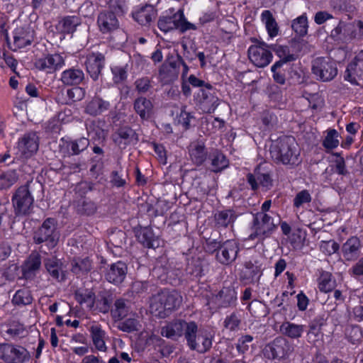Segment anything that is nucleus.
<instances>
[{
	"instance_id": "f3484780",
	"label": "nucleus",
	"mask_w": 363,
	"mask_h": 363,
	"mask_svg": "<svg viewBox=\"0 0 363 363\" xmlns=\"http://www.w3.org/2000/svg\"><path fill=\"white\" fill-rule=\"evenodd\" d=\"M239 250L238 243L235 240H228L218 249L216 258L220 264L228 265L235 260Z\"/></svg>"
},
{
	"instance_id": "4c0bfd02",
	"label": "nucleus",
	"mask_w": 363,
	"mask_h": 363,
	"mask_svg": "<svg viewBox=\"0 0 363 363\" xmlns=\"http://www.w3.org/2000/svg\"><path fill=\"white\" fill-rule=\"evenodd\" d=\"M91 269L92 262L89 257H77L71 261V271L78 277L89 273Z\"/></svg>"
},
{
	"instance_id": "603ef678",
	"label": "nucleus",
	"mask_w": 363,
	"mask_h": 363,
	"mask_svg": "<svg viewBox=\"0 0 363 363\" xmlns=\"http://www.w3.org/2000/svg\"><path fill=\"white\" fill-rule=\"evenodd\" d=\"M128 312V307L124 299H117L114 303V308L111 310V315L113 318L122 319L126 316Z\"/></svg>"
},
{
	"instance_id": "3c124183",
	"label": "nucleus",
	"mask_w": 363,
	"mask_h": 363,
	"mask_svg": "<svg viewBox=\"0 0 363 363\" xmlns=\"http://www.w3.org/2000/svg\"><path fill=\"white\" fill-rule=\"evenodd\" d=\"M335 287V280L332 279V274L323 272L318 278V288L322 292L331 291Z\"/></svg>"
},
{
	"instance_id": "79ce46f5",
	"label": "nucleus",
	"mask_w": 363,
	"mask_h": 363,
	"mask_svg": "<svg viewBox=\"0 0 363 363\" xmlns=\"http://www.w3.org/2000/svg\"><path fill=\"white\" fill-rule=\"evenodd\" d=\"M236 292L231 288H223L216 296V301L220 307L226 308L234 303Z\"/></svg>"
},
{
	"instance_id": "39448f33",
	"label": "nucleus",
	"mask_w": 363,
	"mask_h": 363,
	"mask_svg": "<svg viewBox=\"0 0 363 363\" xmlns=\"http://www.w3.org/2000/svg\"><path fill=\"white\" fill-rule=\"evenodd\" d=\"M157 26L160 30L167 33L173 30H178L184 33L189 30H196L197 26L189 22L182 9L177 11L172 16H161L157 21Z\"/></svg>"
},
{
	"instance_id": "7ed1b4c3",
	"label": "nucleus",
	"mask_w": 363,
	"mask_h": 363,
	"mask_svg": "<svg viewBox=\"0 0 363 363\" xmlns=\"http://www.w3.org/2000/svg\"><path fill=\"white\" fill-rule=\"evenodd\" d=\"M277 228L274 218L269 213L257 212L253 214V219L251 225L252 233L249 235V240L257 239L262 242L271 236Z\"/></svg>"
},
{
	"instance_id": "69168bd1",
	"label": "nucleus",
	"mask_w": 363,
	"mask_h": 363,
	"mask_svg": "<svg viewBox=\"0 0 363 363\" xmlns=\"http://www.w3.org/2000/svg\"><path fill=\"white\" fill-rule=\"evenodd\" d=\"M113 82L116 84L123 82L127 78V71L124 67L115 66L111 68Z\"/></svg>"
},
{
	"instance_id": "e433bc0d",
	"label": "nucleus",
	"mask_w": 363,
	"mask_h": 363,
	"mask_svg": "<svg viewBox=\"0 0 363 363\" xmlns=\"http://www.w3.org/2000/svg\"><path fill=\"white\" fill-rule=\"evenodd\" d=\"M133 108L141 119L147 120L150 118L153 105L150 99L140 96L135 100Z\"/></svg>"
},
{
	"instance_id": "9d476101",
	"label": "nucleus",
	"mask_w": 363,
	"mask_h": 363,
	"mask_svg": "<svg viewBox=\"0 0 363 363\" xmlns=\"http://www.w3.org/2000/svg\"><path fill=\"white\" fill-rule=\"evenodd\" d=\"M312 72L318 80L330 82L337 74L336 62L329 57H318L313 61Z\"/></svg>"
},
{
	"instance_id": "c9c22d12",
	"label": "nucleus",
	"mask_w": 363,
	"mask_h": 363,
	"mask_svg": "<svg viewBox=\"0 0 363 363\" xmlns=\"http://www.w3.org/2000/svg\"><path fill=\"white\" fill-rule=\"evenodd\" d=\"M237 219V214L232 209L218 211L214 214L215 225L217 228H227L233 225Z\"/></svg>"
},
{
	"instance_id": "72a5a7b5",
	"label": "nucleus",
	"mask_w": 363,
	"mask_h": 363,
	"mask_svg": "<svg viewBox=\"0 0 363 363\" xmlns=\"http://www.w3.org/2000/svg\"><path fill=\"white\" fill-rule=\"evenodd\" d=\"M84 79V73L79 68L71 67L62 72L60 80L65 85L79 84Z\"/></svg>"
},
{
	"instance_id": "338daca9",
	"label": "nucleus",
	"mask_w": 363,
	"mask_h": 363,
	"mask_svg": "<svg viewBox=\"0 0 363 363\" xmlns=\"http://www.w3.org/2000/svg\"><path fill=\"white\" fill-rule=\"evenodd\" d=\"M253 340V337L250 335H245L240 337L236 345V348L240 353H245L249 349V343Z\"/></svg>"
},
{
	"instance_id": "412c9836",
	"label": "nucleus",
	"mask_w": 363,
	"mask_h": 363,
	"mask_svg": "<svg viewBox=\"0 0 363 363\" xmlns=\"http://www.w3.org/2000/svg\"><path fill=\"white\" fill-rule=\"evenodd\" d=\"M247 181L254 191L257 190L259 186L269 189L273 184L270 174L262 171L260 167H257L253 173H249L247 175Z\"/></svg>"
},
{
	"instance_id": "0eeeda50",
	"label": "nucleus",
	"mask_w": 363,
	"mask_h": 363,
	"mask_svg": "<svg viewBox=\"0 0 363 363\" xmlns=\"http://www.w3.org/2000/svg\"><path fill=\"white\" fill-rule=\"evenodd\" d=\"M11 201L16 216H26L32 212L34 199L29 189L28 182L15 191Z\"/></svg>"
},
{
	"instance_id": "a18cd8bd",
	"label": "nucleus",
	"mask_w": 363,
	"mask_h": 363,
	"mask_svg": "<svg viewBox=\"0 0 363 363\" xmlns=\"http://www.w3.org/2000/svg\"><path fill=\"white\" fill-rule=\"evenodd\" d=\"M261 17L269 37H276L279 33V26L271 11L269 10L264 11L262 13Z\"/></svg>"
},
{
	"instance_id": "f257e3e1",
	"label": "nucleus",
	"mask_w": 363,
	"mask_h": 363,
	"mask_svg": "<svg viewBox=\"0 0 363 363\" xmlns=\"http://www.w3.org/2000/svg\"><path fill=\"white\" fill-rule=\"evenodd\" d=\"M270 155L277 163L295 165L299 162V149L295 138L292 136L279 138L271 145Z\"/></svg>"
},
{
	"instance_id": "864d4df0",
	"label": "nucleus",
	"mask_w": 363,
	"mask_h": 363,
	"mask_svg": "<svg viewBox=\"0 0 363 363\" xmlns=\"http://www.w3.org/2000/svg\"><path fill=\"white\" fill-rule=\"evenodd\" d=\"M345 335L352 344L359 342L363 337L362 328L359 325H348L345 330Z\"/></svg>"
},
{
	"instance_id": "5701e85b",
	"label": "nucleus",
	"mask_w": 363,
	"mask_h": 363,
	"mask_svg": "<svg viewBox=\"0 0 363 363\" xmlns=\"http://www.w3.org/2000/svg\"><path fill=\"white\" fill-rule=\"evenodd\" d=\"M35 38V30L30 26L18 27L13 32V44L16 48H24L30 45Z\"/></svg>"
},
{
	"instance_id": "c756f323",
	"label": "nucleus",
	"mask_w": 363,
	"mask_h": 363,
	"mask_svg": "<svg viewBox=\"0 0 363 363\" xmlns=\"http://www.w3.org/2000/svg\"><path fill=\"white\" fill-rule=\"evenodd\" d=\"M138 241L147 248H157L160 245V240L155 236L150 227L140 228L136 233Z\"/></svg>"
},
{
	"instance_id": "2f4dec72",
	"label": "nucleus",
	"mask_w": 363,
	"mask_h": 363,
	"mask_svg": "<svg viewBox=\"0 0 363 363\" xmlns=\"http://www.w3.org/2000/svg\"><path fill=\"white\" fill-rule=\"evenodd\" d=\"M325 323V318L323 315H318L313 319L308 325L309 330L307 333L308 342L315 345L321 335V328Z\"/></svg>"
},
{
	"instance_id": "49530a36",
	"label": "nucleus",
	"mask_w": 363,
	"mask_h": 363,
	"mask_svg": "<svg viewBox=\"0 0 363 363\" xmlns=\"http://www.w3.org/2000/svg\"><path fill=\"white\" fill-rule=\"evenodd\" d=\"M81 21L78 16H68L64 17L58 23V28L61 32L65 33H73L76 28L80 25Z\"/></svg>"
},
{
	"instance_id": "6ab92c4d",
	"label": "nucleus",
	"mask_w": 363,
	"mask_h": 363,
	"mask_svg": "<svg viewBox=\"0 0 363 363\" xmlns=\"http://www.w3.org/2000/svg\"><path fill=\"white\" fill-rule=\"evenodd\" d=\"M65 64L64 58L59 54L48 55L35 62L36 69L47 73H52Z\"/></svg>"
},
{
	"instance_id": "9b49d317",
	"label": "nucleus",
	"mask_w": 363,
	"mask_h": 363,
	"mask_svg": "<svg viewBox=\"0 0 363 363\" xmlns=\"http://www.w3.org/2000/svg\"><path fill=\"white\" fill-rule=\"evenodd\" d=\"M97 24L99 30L102 33L108 34L118 32L121 35V43L126 41V35L122 29H120L118 19L113 13L106 12V11L99 13L97 18Z\"/></svg>"
},
{
	"instance_id": "ea45409f",
	"label": "nucleus",
	"mask_w": 363,
	"mask_h": 363,
	"mask_svg": "<svg viewBox=\"0 0 363 363\" xmlns=\"http://www.w3.org/2000/svg\"><path fill=\"white\" fill-rule=\"evenodd\" d=\"M189 155L194 164H202L207 157L204 144L200 142L192 143L189 146Z\"/></svg>"
},
{
	"instance_id": "09e8293b",
	"label": "nucleus",
	"mask_w": 363,
	"mask_h": 363,
	"mask_svg": "<svg viewBox=\"0 0 363 363\" xmlns=\"http://www.w3.org/2000/svg\"><path fill=\"white\" fill-rule=\"evenodd\" d=\"M94 345L97 350L105 351L106 346L104 342L105 332L98 325H93L90 328Z\"/></svg>"
},
{
	"instance_id": "cd10ccee",
	"label": "nucleus",
	"mask_w": 363,
	"mask_h": 363,
	"mask_svg": "<svg viewBox=\"0 0 363 363\" xmlns=\"http://www.w3.org/2000/svg\"><path fill=\"white\" fill-rule=\"evenodd\" d=\"M156 11L151 5H145L132 13L133 19L140 25L149 26L153 19L156 18Z\"/></svg>"
},
{
	"instance_id": "774afa93",
	"label": "nucleus",
	"mask_w": 363,
	"mask_h": 363,
	"mask_svg": "<svg viewBox=\"0 0 363 363\" xmlns=\"http://www.w3.org/2000/svg\"><path fill=\"white\" fill-rule=\"evenodd\" d=\"M24 332L25 330L23 325L18 324H13L11 325L5 331L6 334L8 335L11 338H16L23 336Z\"/></svg>"
},
{
	"instance_id": "4be33fe9",
	"label": "nucleus",
	"mask_w": 363,
	"mask_h": 363,
	"mask_svg": "<svg viewBox=\"0 0 363 363\" xmlns=\"http://www.w3.org/2000/svg\"><path fill=\"white\" fill-rule=\"evenodd\" d=\"M112 139L114 143L120 148L125 149L128 145L138 143V136L135 131L131 128L124 126L118 128L117 131L112 135Z\"/></svg>"
},
{
	"instance_id": "052dcab7",
	"label": "nucleus",
	"mask_w": 363,
	"mask_h": 363,
	"mask_svg": "<svg viewBox=\"0 0 363 363\" xmlns=\"http://www.w3.org/2000/svg\"><path fill=\"white\" fill-rule=\"evenodd\" d=\"M126 10V6L124 1L123 0H111L109 4L108 10L106 12H111L116 17L122 16Z\"/></svg>"
},
{
	"instance_id": "f704fd0d",
	"label": "nucleus",
	"mask_w": 363,
	"mask_h": 363,
	"mask_svg": "<svg viewBox=\"0 0 363 363\" xmlns=\"http://www.w3.org/2000/svg\"><path fill=\"white\" fill-rule=\"evenodd\" d=\"M361 243L357 237H352L345 242L342 247L344 257L347 260L356 259L360 253Z\"/></svg>"
},
{
	"instance_id": "4468645a",
	"label": "nucleus",
	"mask_w": 363,
	"mask_h": 363,
	"mask_svg": "<svg viewBox=\"0 0 363 363\" xmlns=\"http://www.w3.org/2000/svg\"><path fill=\"white\" fill-rule=\"evenodd\" d=\"M194 321L187 322L183 320H176L162 328L161 335L163 337L177 340L179 337L184 336L186 338L187 333Z\"/></svg>"
},
{
	"instance_id": "dca6fc26",
	"label": "nucleus",
	"mask_w": 363,
	"mask_h": 363,
	"mask_svg": "<svg viewBox=\"0 0 363 363\" xmlns=\"http://www.w3.org/2000/svg\"><path fill=\"white\" fill-rule=\"evenodd\" d=\"M244 269L240 272V279L246 283H253L259 280L262 274V263L257 256H252L245 261Z\"/></svg>"
},
{
	"instance_id": "a19ab883",
	"label": "nucleus",
	"mask_w": 363,
	"mask_h": 363,
	"mask_svg": "<svg viewBox=\"0 0 363 363\" xmlns=\"http://www.w3.org/2000/svg\"><path fill=\"white\" fill-rule=\"evenodd\" d=\"M95 294L92 290L85 288H79L74 292L76 301L81 305H84L87 308L91 309L95 301Z\"/></svg>"
},
{
	"instance_id": "e2e57ef3",
	"label": "nucleus",
	"mask_w": 363,
	"mask_h": 363,
	"mask_svg": "<svg viewBox=\"0 0 363 363\" xmlns=\"http://www.w3.org/2000/svg\"><path fill=\"white\" fill-rule=\"evenodd\" d=\"M320 248L323 253L330 255L337 252L340 248V245L335 240H330L328 241H322Z\"/></svg>"
},
{
	"instance_id": "6e6d98bb",
	"label": "nucleus",
	"mask_w": 363,
	"mask_h": 363,
	"mask_svg": "<svg viewBox=\"0 0 363 363\" xmlns=\"http://www.w3.org/2000/svg\"><path fill=\"white\" fill-rule=\"evenodd\" d=\"M294 31L300 36H303L307 33L308 21L305 15H301L294 20L292 25Z\"/></svg>"
},
{
	"instance_id": "1a4fd4ad",
	"label": "nucleus",
	"mask_w": 363,
	"mask_h": 363,
	"mask_svg": "<svg viewBox=\"0 0 363 363\" xmlns=\"http://www.w3.org/2000/svg\"><path fill=\"white\" fill-rule=\"evenodd\" d=\"M29 352L23 346L0 343V359L6 363H26L30 360Z\"/></svg>"
},
{
	"instance_id": "a211bd4d",
	"label": "nucleus",
	"mask_w": 363,
	"mask_h": 363,
	"mask_svg": "<svg viewBox=\"0 0 363 363\" xmlns=\"http://www.w3.org/2000/svg\"><path fill=\"white\" fill-rule=\"evenodd\" d=\"M181 63L183 59L179 55H169L160 69V75L166 82L177 78Z\"/></svg>"
},
{
	"instance_id": "2eb2a0df",
	"label": "nucleus",
	"mask_w": 363,
	"mask_h": 363,
	"mask_svg": "<svg viewBox=\"0 0 363 363\" xmlns=\"http://www.w3.org/2000/svg\"><path fill=\"white\" fill-rule=\"evenodd\" d=\"M248 56L250 61L258 67H266L272 59V55L264 43L251 45L248 49Z\"/></svg>"
},
{
	"instance_id": "c85d7f7f",
	"label": "nucleus",
	"mask_w": 363,
	"mask_h": 363,
	"mask_svg": "<svg viewBox=\"0 0 363 363\" xmlns=\"http://www.w3.org/2000/svg\"><path fill=\"white\" fill-rule=\"evenodd\" d=\"M127 265L121 262H117L110 266L106 274V279L110 283L119 284L123 281L127 274Z\"/></svg>"
},
{
	"instance_id": "bf43d9fd",
	"label": "nucleus",
	"mask_w": 363,
	"mask_h": 363,
	"mask_svg": "<svg viewBox=\"0 0 363 363\" xmlns=\"http://www.w3.org/2000/svg\"><path fill=\"white\" fill-rule=\"evenodd\" d=\"M241 319L238 313L233 312L228 315L223 323V325L226 329L230 331H235L239 329Z\"/></svg>"
},
{
	"instance_id": "393cba45",
	"label": "nucleus",
	"mask_w": 363,
	"mask_h": 363,
	"mask_svg": "<svg viewBox=\"0 0 363 363\" xmlns=\"http://www.w3.org/2000/svg\"><path fill=\"white\" fill-rule=\"evenodd\" d=\"M41 256L37 252H32L24 261L21 268L25 279H32L41 268Z\"/></svg>"
},
{
	"instance_id": "f8f14e48",
	"label": "nucleus",
	"mask_w": 363,
	"mask_h": 363,
	"mask_svg": "<svg viewBox=\"0 0 363 363\" xmlns=\"http://www.w3.org/2000/svg\"><path fill=\"white\" fill-rule=\"evenodd\" d=\"M200 109L205 113L213 112L219 104L215 89L210 84L199 89L196 96Z\"/></svg>"
},
{
	"instance_id": "473e14b6",
	"label": "nucleus",
	"mask_w": 363,
	"mask_h": 363,
	"mask_svg": "<svg viewBox=\"0 0 363 363\" xmlns=\"http://www.w3.org/2000/svg\"><path fill=\"white\" fill-rule=\"evenodd\" d=\"M210 162L209 169L213 172H220L227 168L229 164L228 160L220 150H213L208 156Z\"/></svg>"
},
{
	"instance_id": "de8ad7c7",
	"label": "nucleus",
	"mask_w": 363,
	"mask_h": 363,
	"mask_svg": "<svg viewBox=\"0 0 363 363\" xmlns=\"http://www.w3.org/2000/svg\"><path fill=\"white\" fill-rule=\"evenodd\" d=\"M18 180V174L15 169H9L0 173V189H8Z\"/></svg>"
},
{
	"instance_id": "423d86ee",
	"label": "nucleus",
	"mask_w": 363,
	"mask_h": 363,
	"mask_svg": "<svg viewBox=\"0 0 363 363\" xmlns=\"http://www.w3.org/2000/svg\"><path fill=\"white\" fill-rule=\"evenodd\" d=\"M186 344L191 350L199 353H205L212 346V336L206 330L199 329L198 325L194 321L186 335Z\"/></svg>"
},
{
	"instance_id": "c03bdc74",
	"label": "nucleus",
	"mask_w": 363,
	"mask_h": 363,
	"mask_svg": "<svg viewBox=\"0 0 363 363\" xmlns=\"http://www.w3.org/2000/svg\"><path fill=\"white\" fill-rule=\"evenodd\" d=\"M363 75L361 65L351 62L347 67L344 78L353 85H358V79Z\"/></svg>"
},
{
	"instance_id": "5fc2aeb1",
	"label": "nucleus",
	"mask_w": 363,
	"mask_h": 363,
	"mask_svg": "<svg viewBox=\"0 0 363 363\" xmlns=\"http://www.w3.org/2000/svg\"><path fill=\"white\" fill-rule=\"evenodd\" d=\"M89 145V139L86 138H80L76 140L71 141L68 144V147L71 150L72 155H77L82 151L85 150Z\"/></svg>"
},
{
	"instance_id": "0e129e2a",
	"label": "nucleus",
	"mask_w": 363,
	"mask_h": 363,
	"mask_svg": "<svg viewBox=\"0 0 363 363\" xmlns=\"http://www.w3.org/2000/svg\"><path fill=\"white\" fill-rule=\"evenodd\" d=\"M282 62H275L271 67V70L273 72L274 80L280 84H284L286 81L285 75L282 73L281 69L283 67Z\"/></svg>"
},
{
	"instance_id": "bb28decb",
	"label": "nucleus",
	"mask_w": 363,
	"mask_h": 363,
	"mask_svg": "<svg viewBox=\"0 0 363 363\" xmlns=\"http://www.w3.org/2000/svg\"><path fill=\"white\" fill-rule=\"evenodd\" d=\"M110 107L111 104L108 101L104 99L99 95H96L86 102L84 107V113L91 116H97L107 111Z\"/></svg>"
},
{
	"instance_id": "ddd939ff",
	"label": "nucleus",
	"mask_w": 363,
	"mask_h": 363,
	"mask_svg": "<svg viewBox=\"0 0 363 363\" xmlns=\"http://www.w3.org/2000/svg\"><path fill=\"white\" fill-rule=\"evenodd\" d=\"M356 37L355 25L343 21H339L337 25L330 32V38L338 43H349Z\"/></svg>"
},
{
	"instance_id": "8fccbe9b",
	"label": "nucleus",
	"mask_w": 363,
	"mask_h": 363,
	"mask_svg": "<svg viewBox=\"0 0 363 363\" xmlns=\"http://www.w3.org/2000/svg\"><path fill=\"white\" fill-rule=\"evenodd\" d=\"M33 301L31 292L28 289L18 290L12 298V303L17 306L29 305Z\"/></svg>"
},
{
	"instance_id": "6e6552de",
	"label": "nucleus",
	"mask_w": 363,
	"mask_h": 363,
	"mask_svg": "<svg viewBox=\"0 0 363 363\" xmlns=\"http://www.w3.org/2000/svg\"><path fill=\"white\" fill-rule=\"evenodd\" d=\"M294 350L293 344L284 337H279L265 345L263 353L268 359L281 360L287 358Z\"/></svg>"
},
{
	"instance_id": "680f3d73",
	"label": "nucleus",
	"mask_w": 363,
	"mask_h": 363,
	"mask_svg": "<svg viewBox=\"0 0 363 363\" xmlns=\"http://www.w3.org/2000/svg\"><path fill=\"white\" fill-rule=\"evenodd\" d=\"M139 320L135 318H129L121 323L118 328L123 332L130 333L139 330Z\"/></svg>"
},
{
	"instance_id": "20e7f679",
	"label": "nucleus",
	"mask_w": 363,
	"mask_h": 363,
	"mask_svg": "<svg viewBox=\"0 0 363 363\" xmlns=\"http://www.w3.org/2000/svg\"><path fill=\"white\" fill-rule=\"evenodd\" d=\"M59 239L60 233L57 228V221L52 218L45 219L33 236L34 243H45L48 250L53 249L57 245Z\"/></svg>"
},
{
	"instance_id": "13d9d810",
	"label": "nucleus",
	"mask_w": 363,
	"mask_h": 363,
	"mask_svg": "<svg viewBox=\"0 0 363 363\" xmlns=\"http://www.w3.org/2000/svg\"><path fill=\"white\" fill-rule=\"evenodd\" d=\"M311 201L312 197L309 191L303 189L296 194L293 200V204L295 208H299L305 204L311 203Z\"/></svg>"
},
{
	"instance_id": "aec40b11",
	"label": "nucleus",
	"mask_w": 363,
	"mask_h": 363,
	"mask_svg": "<svg viewBox=\"0 0 363 363\" xmlns=\"http://www.w3.org/2000/svg\"><path fill=\"white\" fill-rule=\"evenodd\" d=\"M18 150L21 156L28 158L38 150V138L35 133H26L18 143Z\"/></svg>"
},
{
	"instance_id": "a878e982",
	"label": "nucleus",
	"mask_w": 363,
	"mask_h": 363,
	"mask_svg": "<svg viewBox=\"0 0 363 363\" xmlns=\"http://www.w3.org/2000/svg\"><path fill=\"white\" fill-rule=\"evenodd\" d=\"M105 57L99 52H92L86 57V67L91 79L94 81L99 79L104 67Z\"/></svg>"
},
{
	"instance_id": "f03ea898",
	"label": "nucleus",
	"mask_w": 363,
	"mask_h": 363,
	"mask_svg": "<svg viewBox=\"0 0 363 363\" xmlns=\"http://www.w3.org/2000/svg\"><path fill=\"white\" fill-rule=\"evenodd\" d=\"M182 303V296L176 290L164 289L154 295L150 303L152 313L160 318L167 317Z\"/></svg>"
},
{
	"instance_id": "4d7b16f0",
	"label": "nucleus",
	"mask_w": 363,
	"mask_h": 363,
	"mask_svg": "<svg viewBox=\"0 0 363 363\" xmlns=\"http://www.w3.org/2000/svg\"><path fill=\"white\" fill-rule=\"evenodd\" d=\"M339 145L338 133L335 129L328 130L327 135L325 138L323 145L325 148L332 150L337 147Z\"/></svg>"
},
{
	"instance_id": "58836bf2",
	"label": "nucleus",
	"mask_w": 363,
	"mask_h": 363,
	"mask_svg": "<svg viewBox=\"0 0 363 363\" xmlns=\"http://www.w3.org/2000/svg\"><path fill=\"white\" fill-rule=\"evenodd\" d=\"M75 209L77 213L81 216H91L96 213L98 206L91 199L82 198L77 201Z\"/></svg>"
},
{
	"instance_id": "b1692460",
	"label": "nucleus",
	"mask_w": 363,
	"mask_h": 363,
	"mask_svg": "<svg viewBox=\"0 0 363 363\" xmlns=\"http://www.w3.org/2000/svg\"><path fill=\"white\" fill-rule=\"evenodd\" d=\"M44 266L50 277L58 281H64L66 274L63 262L56 257H48L44 259Z\"/></svg>"
},
{
	"instance_id": "7c9ffc66",
	"label": "nucleus",
	"mask_w": 363,
	"mask_h": 363,
	"mask_svg": "<svg viewBox=\"0 0 363 363\" xmlns=\"http://www.w3.org/2000/svg\"><path fill=\"white\" fill-rule=\"evenodd\" d=\"M273 50L275 52L276 55L280 58V60L277 62H282L281 65L285 66L284 70H291V77H293L292 74H294V75L298 76V78H299L300 76L297 73V72L294 71L292 69V67L288 64V62L296 60L295 55L294 54L290 53L289 48L287 46L275 45L273 48Z\"/></svg>"
},
{
	"instance_id": "37998d69",
	"label": "nucleus",
	"mask_w": 363,
	"mask_h": 363,
	"mask_svg": "<svg viewBox=\"0 0 363 363\" xmlns=\"http://www.w3.org/2000/svg\"><path fill=\"white\" fill-rule=\"evenodd\" d=\"M305 326L303 325H297L290 322L283 323L280 326L281 333L292 339H297L301 337L304 332Z\"/></svg>"
}]
</instances>
